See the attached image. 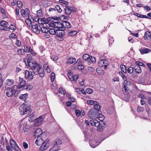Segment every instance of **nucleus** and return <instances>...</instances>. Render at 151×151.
I'll return each instance as SVG.
<instances>
[{
	"instance_id": "0e129e2a",
	"label": "nucleus",
	"mask_w": 151,
	"mask_h": 151,
	"mask_svg": "<svg viewBox=\"0 0 151 151\" xmlns=\"http://www.w3.org/2000/svg\"><path fill=\"white\" fill-rule=\"evenodd\" d=\"M143 110V109L140 106H139L137 108V111L138 112L142 111Z\"/></svg>"
},
{
	"instance_id": "69168bd1",
	"label": "nucleus",
	"mask_w": 151,
	"mask_h": 151,
	"mask_svg": "<svg viewBox=\"0 0 151 151\" xmlns=\"http://www.w3.org/2000/svg\"><path fill=\"white\" fill-rule=\"evenodd\" d=\"M75 113L76 115L78 116H79L81 114L80 111L78 110H76Z\"/></svg>"
},
{
	"instance_id": "a211bd4d",
	"label": "nucleus",
	"mask_w": 151,
	"mask_h": 151,
	"mask_svg": "<svg viewBox=\"0 0 151 151\" xmlns=\"http://www.w3.org/2000/svg\"><path fill=\"white\" fill-rule=\"evenodd\" d=\"M21 13L22 16L23 17H26L27 16H29V11L27 8L25 10L22 9L20 11ZM29 17V16H28Z\"/></svg>"
},
{
	"instance_id": "6e6d98bb",
	"label": "nucleus",
	"mask_w": 151,
	"mask_h": 151,
	"mask_svg": "<svg viewBox=\"0 0 151 151\" xmlns=\"http://www.w3.org/2000/svg\"><path fill=\"white\" fill-rule=\"evenodd\" d=\"M15 44L18 47H20L22 45L21 42L19 40H16V42Z\"/></svg>"
},
{
	"instance_id": "5fc2aeb1",
	"label": "nucleus",
	"mask_w": 151,
	"mask_h": 151,
	"mask_svg": "<svg viewBox=\"0 0 151 151\" xmlns=\"http://www.w3.org/2000/svg\"><path fill=\"white\" fill-rule=\"evenodd\" d=\"M99 119L101 121H102L104 119V116L102 114H100L99 117Z\"/></svg>"
},
{
	"instance_id": "f8f14e48",
	"label": "nucleus",
	"mask_w": 151,
	"mask_h": 151,
	"mask_svg": "<svg viewBox=\"0 0 151 151\" xmlns=\"http://www.w3.org/2000/svg\"><path fill=\"white\" fill-rule=\"evenodd\" d=\"M10 144L14 150L15 151H19V147L15 141L13 140H10Z\"/></svg>"
},
{
	"instance_id": "bb28decb",
	"label": "nucleus",
	"mask_w": 151,
	"mask_h": 151,
	"mask_svg": "<svg viewBox=\"0 0 151 151\" xmlns=\"http://www.w3.org/2000/svg\"><path fill=\"white\" fill-rule=\"evenodd\" d=\"M63 27H64L67 28H69L71 27V25L70 23L67 21L63 22Z\"/></svg>"
},
{
	"instance_id": "6e6552de",
	"label": "nucleus",
	"mask_w": 151,
	"mask_h": 151,
	"mask_svg": "<svg viewBox=\"0 0 151 151\" xmlns=\"http://www.w3.org/2000/svg\"><path fill=\"white\" fill-rule=\"evenodd\" d=\"M42 135L46 136V133H42V134L39 135L37 136V138L36 140L35 143L36 145L38 146H39L41 145L43 143V140L42 138L40 137V135Z\"/></svg>"
},
{
	"instance_id": "ea45409f",
	"label": "nucleus",
	"mask_w": 151,
	"mask_h": 151,
	"mask_svg": "<svg viewBox=\"0 0 151 151\" xmlns=\"http://www.w3.org/2000/svg\"><path fill=\"white\" fill-rule=\"evenodd\" d=\"M122 91L123 93L125 95H127L128 93V91L127 90L126 87L124 85V87L122 88Z\"/></svg>"
},
{
	"instance_id": "39448f33",
	"label": "nucleus",
	"mask_w": 151,
	"mask_h": 151,
	"mask_svg": "<svg viewBox=\"0 0 151 151\" xmlns=\"http://www.w3.org/2000/svg\"><path fill=\"white\" fill-rule=\"evenodd\" d=\"M19 91L17 90V85H15L12 86L11 88L6 89V94L7 96L10 97L13 95H15L16 93L19 92Z\"/></svg>"
},
{
	"instance_id": "cd10ccee",
	"label": "nucleus",
	"mask_w": 151,
	"mask_h": 151,
	"mask_svg": "<svg viewBox=\"0 0 151 151\" xmlns=\"http://www.w3.org/2000/svg\"><path fill=\"white\" fill-rule=\"evenodd\" d=\"M134 69L136 72L138 73H140L142 72L141 68L139 65H135Z\"/></svg>"
},
{
	"instance_id": "3c124183",
	"label": "nucleus",
	"mask_w": 151,
	"mask_h": 151,
	"mask_svg": "<svg viewBox=\"0 0 151 151\" xmlns=\"http://www.w3.org/2000/svg\"><path fill=\"white\" fill-rule=\"evenodd\" d=\"M25 22L26 24L28 25H30V24H32V21L29 19H26L25 20Z\"/></svg>"
},
{
	"instance_id": "b1692460",
	"label": "nucleus",
	"mask_w": 151,
	"mask_h": 151,
	"mask_svg": "<svg viewBox=\"0 0 151 151\" xmlns=\"http://www.w3.org/2000/svg\"><path fill=\"white\" fill-rule=\"evenodd\" d=\"M37 21L39 24H42V26L43 25V24H47L48 21L45 18L38 19L37 20Z\"/></svg>"
},
{
	"instance_id": "052dcab7",
	"label": "nucleus",
	"mask_w": 151,
	"mask_h": 151,
	"mask_svg": "<svg viewBox=\"0 0 151 151\" xmlns=\"http://www.w3.org/2000/svg\"><path fill=\"white\" fill-rule=\"evenodd\" d=\"M26 58L29 61H31L32 59V56L30 54H28L26 55Z\"/></svg>"
},
{
	"instance_id": "4d7b16f0",
	"label": "nucleus",
	"mask_w": 151,
	"mask_h": 151,
	"mask_svg": "<svg viewBox=\"0 0 151 151\" xmlns=\"http://www.w3.org/2000/svg\"><path fill=\"white\" fill-rule=\"evenodd\" d=\"M100 125V123L97 120H95V122L94 125L96 127H98Z\"/></svg>"
},
{
	"instance_id": "13d9d810",
	"label": "nucleus",
	"mask_w": 151,
	"mask_h": 151,
	"mask_svg": "<svg viewBox=\"0 0 151 151\" xmlns=\"http://www.w3.org/2000/svg\"><path fill=\"white\" fill-rule=\"evenodd\" d=\"M136 65H139V66H144L145 65L143 63H142L139 62H136Z\"/></svg>"
},
{
	"instance_id": "f257e3e1",
	"label": "nucleus",
	"mask_w": 151,
	"mask_h": 151,
	"mask_svg": "<svg viewBox=\"0 0 151 151\" xmlns=\"http://www.w3.org/2000/svg\"><path fill=\"white\" fill-rule=\"evenodd\" d=\"M26 84V81L23 78L19 77V82L18 86L17 85V90H19V89L22 88V90L27 91H29L32 89V86L30 85H25Z\"/></svg>"
},
{
	"instance_id": "9b49d317",
	"label": "nucleus",
	"mask_w": 151,
	"mask_h": 151,
	"mask_svg": "<svg viewBox=\"0 0 151 151\" xmlns=\"http://www.w3.org/2000/svg\"><path fill=\"white\" fill-rule=\"evenodd\" d=\"M98 65L101 67L103 66L105 67L104 69H105L107 66L109 65V63L108 61L105 60H101L98 63Z\"/></svg>"
},
{
	"instance_id": "4c0bfd02",
	"label": "nucleus",
	"mask_w": 151,
	"mask_h": 151,
	"mask_svg": "<svg viewBox=\"0 0 151 151\" xmlns=\"http://www.w3.org/2000/svg\"><path fill=\"white\" fill-rule=\"evenodd\" d=\"M120 68L121 70L124 73H126L127 72L126 68L125 65H121Z\"/></svg>"
},
{
	"instance_id": "393cba45",
	"label": "nucleus",
	"mask_w": 151,
	"mask_h": 151,
	"mask_svg": "<svg viewBox=\"0 0 151 151\" xmlns=\"http://www.w3.org/2000/svg\"><path fill=\"white\" fill-rule=\"evenodd\" d=\"M139 50L141 53L143 54L148 53L151 51V50L147 48H142Z\"/></svg>"
},
{
	"instance_id": "338daca9",
	"label": "nucleus",
	"mask_w": 151,
	"mask_h": 151,
	"mask_svg": "<svg viewBox=\"0 0 151 151\" xmlns=\"http://www.w3.org/2000/svg\"><path fill=\"white\" fill-rule=\"evenodd\" d=\"M134 15H135V16H137V17L141 18L142 17V14H139L138 13H134Z\"/></svg>"
},
{
	"instance_id": "79ce46f5",
	"label": "nucleus",
	"mask_w": 151,
	"mask_h": 151,
	"mask_svg": "<svg viewBox=\"0 0 151 151\" xmlns=\"http://www.w3.org/2000/svg\"><path fill=\"white\" fill-rule=\"evenodd\" d=\"M59 93L63 95H64L66 91L64 88H60L59 90Z\"/></svg>"
},
{
	"instance_id": "1a4fd4ad",
	"label": "nucleus",
	"mask_w": 151,
	"mask_h": 151,
	"mask_svg": "<svg viewBox=\"0 0 151 151\" xmlns=\"http://www.w3.org/2000/svg\"><path fill=\"white\" fill-rule=\"evenodd\" d=\"M24 73L25 79L28 80H31L33 79V75L31 71L29 72L26 70L24 71Z\"/></svg>"
},
{
	"instance_id": "0eeeda50",
	"label": "nucleus",
	"mask_w": 151,
	"mask_h": 151,
	"mask_svg": "<svg viewBox=\"0 0 151 151\" xmlns=\"http://www.w3.org/2000/svg\"><path fill=\"white\" fill-rule=\"evenodd\" d=\"M65 35V32L64 29H57L55 32V35L58 37H60L61 40H63V37Z\"/></svg>"
},
{
	"instance_id": "9d476101",
	"label": "nucleus",
	"mask_w": 151,
	"mask_h": 151,
	"mask_svg": "<svg viewBox=\"0 0 151 151\" xmlns=\"http://www.w3.org/2000/svg\"><path fill=\"white\" fill-rule=\"evenodd\" d=\"M97 112L93 109H90L88 112V115L89 117L92 119H95L97 117Z\"/></svg>"
},
{
	"instance_id": "aec40b11",
	"label": "nucleus",
	"mask_w": 151,
	"mask_h": 151,
	"mask_svg": "<svg viewBox=\"0 0 151 151\" xmlns=\"http://www.w3.org/2000/svg\"><path fill=\"white\" fill-rule=\"evenodd\" d=\"M23 61L25 63L26 66H28V67H29L30 69H31V66L34 64L31 61H29L26 58L24 59Z\"/></svg>"
},
{
	"instance_id": "a18cd8bd",
	"label": "nucleus",
	"mask_w": 151,
	"mask_h": 151,
	"mask_svg": "<svg viewBox=\"0 0 151 151\" xmlns=\"http://www.w3.org/2000/svg\"><path fill=\"white\" fill-rule=\"evenodd\" d=\"M51 80L52 82H53L55 78V75L54 73H51L50 75Z\"/></svg>"
},
{
	"instance_id": "f03ea898",
	"label": "nucleus",
	"mask_w": 151,
	"mask_h": 151,
	"mask_svg": "<svg viewBox=\"0 0 151 151\" xmlns=\"http://www.w3.org/2000/svg\"><path fill=\"white\" fill-rule=\"evenodd\" d=\"M31 69L33 73L35 75L39 74L40 77H43L45 75L44 70L39 65L36 63H34L31 66Z\"/></svg>"
},
{
	"instance_id": "c85d7f7f",
	"label": "nucleus",
	"mask_w": 151,
	"mask_h": 151,
	"mask_svg": "<svg viewBox=\"0 0 151 151\" xmlns=\"http://www.w3.org/2000/svg\"><path fill=\"white\" fill-rule=\"evenodd\" d=\"M43 67L47 72L49 73L51 72V70L49 67L48 63H46L45 64H44Z\"/></svg>"
},
{
	"instance_id": "a19ab883",
	"label": "nucleus",
	"mask_w": 151,
	"mask_h": 151,
	"mask_svg": "<svg viewBox=\"0 0 151 151\" xmlns=\"http://www.w3.org/2000/svg\"><path fill=\"white\" fill-rule=\"evenodd\" d=\"M0 23L2 25L4 26L6 29V27H7L8 24L7 22L4 21H2L0 22Z\"/></svg>"
},
{
	"instance_id": "603ef678",
	"label": "nucleus",
	"mask_w": 151,
	"mask_h": 151,
	"mask_svg": "<svg viewBox=\"0 0 151 151\" xmlns=\"http://www.w3.org/2000/svg\"><path fill=\"white\" fill-rule=\"evenodd\" d=\"M17 4L18 7L20 8H21L22 6V2L20 1H18L17 2Z\"/></svg>"
},
{
	"instance_id": "49530a36",
	"label": "nucleus",
	"mask_w": 151,
	"mask_h": 151,
	"mask_svg": "<svg viewBox=\"0 0 151 151\" xmlns=\"http://www.w3.org/2000/svg\"><path fill=\"white\" fill-rule=\"evenodd\" d=\"M9 29L13 31H14L16 30V28L14 25L13 24H11L9 27Z\"/></svg>"
},
{
	"instance_id": "c756f323",
	"label": "nucleus",
	"mask_w": 151,
	"mask_h": 151,
	"mask_svg": "<svg viewBox=\"0 0 151 151\" xmlns=\"http://www.w3.org/2000/svg\"><path fill=\"white\" fill-rule=\"evenodd\" d=\"M24 50L25 51L27 52H29L30 50L32 48L29 45H24Z\"/></svg>"
},
{
	"instance_id": "de8ad7c7",
	"label": "nucleus",
	"mask_w": 151,
	"mask_h": 151,
	"mask_svg": "<svg viewBox=\"0 0 151 151\" xmlns=\"http://www.w3.org/2000/svg\"><path fill=\"white\" fill-rule=\"evenodd\" d=\"M133 70L134 69L132 67H129L127 70V72L130 74L132 73Z\"/></svg>"
},
{
	"instance_id": "37998d69",
	"label": "nucleus",
	"mask_w": 151,
	"mask_h": 151,
	"mask_svg": "<svg viewBox=\"0 0 151 151\" xmlns=\"http://www.w3.org/2000/svg\"><path fill=\"white\" fill-rule=\"evenodd\" d=\"M89 58L90 55L87 54H85L83 56V58L84 60H88Z\"/></svg>"
},
{
	"instance_id": "4468645a",
	"label": "nucleus",
	"mask_w": 151,
	"mask_h": 151,
	"mask_svg": "<svg viewBox=\"0 0 151 151\" xmlns=\"http://www.w3.org/2000/svg\"><path fill=\"white\" fill-rule=\"evenodd\" d=\"M32 29L33 32L37 34H39L40 32V27L39 25L37 24H33L32 25Z\"/></svg>"
},
{
	"instance_id": "e433bc0d",
	"label": "nucleus",
	"mask_w": 151,
	"mask_h": 151,
	"mask_svg": "<svg viewBox=\"0 0 151 151\" xmlns=\"http://www.w3.org/2000/svg\"><path fill=\"white\" fill-rule=\"evenodd\" d=\"M25 50L23 49H18L17 51V52L19 55H21L23 54Z\"/></svg>"
},
{
	"instance_id": "5701e85b",
	"label": "nucleus",
	"mask_w": 151,
	"mask_h": 151,
	"mask_svg": "<svg viewBox=\"0 0 151 151\" xmlns=\"http://www.w3.org/2000/svg\"><path fill=\"white\" fill-rule=\"evenodd\" d=\"M144 38L145 40L151 41V33L149 32H146L144 35Z\"/></svg>"
},
{
	"instance_id": "e2e57ef3",
	"label": "nucleus",
	"mask_w": 151,
	"mask_h": 151,
	"mask_svg": "<svg viewBox=\"0 0 151 151\" xmlns=\"http://www.w3.org/2000/svg\"><path fill=\"white\" fill-rule=\"evenodd\" d=\"M88 70L90 72H92L94 71L95 69L91 67H89L88 68Z\"/></svg>"
},
{
	"instance_id": "f704fd0d",
	"label": "nucleus",
	"mask_w": 151,
	"mask_h": 151,
	"mask_svg": "<svg viewBox=\"0 0 151 151\" xmlns=\"http://www.w3.org/2000/svg\"><path fill=\"white\" fill-rule=\"evenodd\" d=\"M72 9L71 7L66 8L65 9V12L66 14H69L71 13V10Z\"/></svg>"
},
{
	"instance_id": "774afa93",
	"label": "nucleus",
	"mask_w": 151,
	"mask_h": 151,
	"mask_svg": "<svg viewBox=\"0 0 151 151\" xmlns=\"http://www.w3.org/2000/svg\"><path fill=\"white\" fill-rule=\"evenodd\" d=\"M23 145L24 149H26L28 147V145L26 142H24L23 143Z\"/></svg>"
},
{
	"instance_id": "58836bf2",
	"label": "nucleus",
	"mask_w": 151,
	"mask_h": 151,
	"mask_svg": "<svg viewBox=\"0 0 151 151\" xmlns=\"http://www.w3.org/2000/svg\"><path fill=\"white\" fill-rule=\"evenodd\" d=\"M94 108L96 110L99 111L100 109V106L99 105V104L98 102V104H95L94 106Z\"/></svg>"
},
{
	"instance_id": "72a5a7b5",
	"label": "nucleus",
	"mask_w": 151,
	"mask_h": 151,
	"mask_svg": "<svg viewBox=\"0 0 151 151\" xmlns=\"http://www.w3.org/2000/svg\"><path fill=\"white\" fill-rule=\"evenodd\" d=\"M4 81L2 74L1 73H0V88L3 86Z\"/></svg>"
},
{
	"instance_id": "ddd939ff",
	"label": "nucleus",
	"mask_w": 151,
	"mask_h": 151,
	"mask_svg": "<svg viewBox=\"0 0 151 151\" xmlns=\"http://www.w3.org/2000/svg\"><path fill=\"white\" fill-rule=\"evenodd\" d=\"M29 122V121L25 119H24L20 122L19 124V126L22 127L23 129L25 130L24 131H26V128L25 127L27 126Z\"/></svg>"
},
{
	"instance_id": "2f4dec72",
	"label": "nucleus",
	"mask_w": 151,
	"mask_h": 151,
	"mask_svg": "<svg viewBox=\"0 0 151 151\" xmlns=\"http://www.w3.org/2000/svg\"><path fill=\"white\" fill-rule=\"evenodd\" d=\"M43 120V119L42 118V116H39L35 120V122L38 123L40 124L42 122Z\"/></svg>"
},
{
	"instance_id": "bf43d9fd",
	"label": "nucleus",
	"mask_w": 151,
	"mask_h": 151,
	"mask_svg": "<svg viewBox=\"0 0 151 151\" xmlns=\"http://www.w3.org/2000/svg\"><path fill=\"white\" fill-rule=\"evenodd\" d=\"M114 40L112 37H111L109 40V45L110 46V45H111L112 43L114 41Z\"/></svg>"
},
{
	"instance_id": "7ed1b4c3",
	"label": "nucleus",
	"mask_w": 151,
	"mask_h": 151,
	"mask_svg": "<svg viewBox=\"0 0 151 151\" xmlns=\"http://www.w3.org/2000/svg\"><path fill=\"white\" fill-rule=\"evenodd\" d=\"M62 141L60 138H57L55 139L51 143V145L53 146L49 151H57L60 148L59 145L61 144Z\"/></svg>"
},
{
	"instance_id": "2eb2a0df",
	"label": "nucleus",
	"mask_w": 151,
	"mask_h": 151,
	"mask_svg": "<svg viewBox=\"0 0 151 151\" xmlns=\"http://www.w3.org/2000/svg\"><path fill=\"white\" fill-rule=\"evenodd\" d=\"M49 141V139H47L45 142H43L41 144L40 147V150L41 151H43L48 148V145H47V143Z\"/></svg>"
},
{
	"instance_id": "c03bdc74",
	"label": "nucleus",
	"mask_w": 151,
	"mask_h": 151,
	"mask_svg": "<svg viewBox=\"0 0 151 151\" xmlns=\"http://www.w3.org/2000/svg\"><path fill=\"white\" fill-rule=\"evenodd\" d=\"M50 57L51 59L54 61H57L58 59V56L56 55H52Z\"/></svg>"
},
{
	"instance_id": "20e7f679",
	"label": "nucleus",
	"mask_w": 151,
	"mask_h": 151,
	"mask_svg": "<svg viewBox=\"0 0 151 151\" xmlns=\"http://www.w3.org/2000/svg\"><path fill=\"white\" fill-rule=\"evenodd\" d=\"M19 109L20 113L22 115L26 114L27 113H28V114H30L31 111H32V109L30 107L26 105L25 103L21 105Z\"/></svg>"
},
{
	"instance_id": "4be33fe9",
	"label": "nucleus",
	"mask_w": 151,
	"mask_h": 151,
	"mask_svg": "<svg viewBox=\"0 0 151 151\" xmlns=\"http://www.w3.org/2000/svg\"><path fill=\"white\" fill-rule=\"evenodd\" d=\"M76 61V59L73 57H70L68 58L67 60L66 63L69 65L71 64Z\"/></svg>"
},
{
	"instance_id": "7c9ffc66",
	"label": "nucleus",
	"mask_w": 151,
	"mask_h": 151,
	"mask_svg": "<svg viewBox=\"0 0 151 151\" xmlns=\"http://www.w3.org/2000/svg\"><path fill=\"white\" fill-rule=\"evenodd\" d=\"M66 31L68 33V35L70 36L74 35L77 33V32L75 31L67 30Z\"/></svg>"
},
{
	"instance_id": "6ab92c4d",
	"label": "nucleus",
	"mask_w": 151,
	"mask_h": 151,
	"mask_svg": "<svg viewBox=\"0 0 151 151\" xmlns=\"http://www.w3.org/2000/svg\"><path fill=\"white\" fill-rule=\"evenodd\" d=\"M53 26L56 29H60V28H63L64 29V27L63 25V24L58 22H54L53 24Z\"/></svg>"
},
{
	"instance_id": "a878e982",
	"label": "nucleus",
	"mask_w": 151,
	"mask_h": 151,
	"mask_svg": "<svg viewBox=\"0 0 151 151\" xmlns=\"http://www.w3.org/2000/svg\"><path fill=\"white\" fill-rule=\"evenodd\" d=\"M28 97V95L27 93L21 94L19 97L20 99L24 101H26Z\"/></svg>"
},
{
	"instance_id": "09e8293b",
	"label": "nucleus",
	"mask_w": 151,
	"mask_h": 151,
	"mask_svg": "<svg viewBox=\"0 0 151 151\" xmlns=\"http://www.w3.org/2000/svg\"><path fill=\"white\" fill-rule=\"evenodd\" d=\"M86 92L88 94H91L93 92V91L90 88H87L86 90Z\"/></svg>"
},
{
	"instance_id": "864d4df0",
	"label": "nucleus",
	"mask_w": 151,
	"mask_h": 151,
	"mask_svg": "<svg viewBox=\"0 0 151 151\" xmlns=\"http://www.w3.org/2000/svg\"><path fill=\"white\" fill-rule=\"evenodd\" d=\"M9 37L10 38H16L17 37V36L14 33H12L9 35Z\"/></svg>"
},
{
	"instance_id": "680f3d73",
	"label": "nucleus",
	"mask_w": 151,
	"mask_h": 151,
	"mask_svg": "<svg viewBox=\"0 0 151 151\" xmlns=\"http://www.w3.org/2000/svg\"><path fill=\"white\" fill-rule=\"evenodd\" d=\"M84 67L83 65H79L78 67V69L79 70H81L83 69Z\"/></svg>"
},
{
	"instance_id": "dca6fc26",
	"label": "nucleus",
	"mask_w": 151,
	"mask_h": 151,
	"mask_svg": "<svg viewBox=\"0 0 151 151\" xmlns=\"http://www.w3.org/2000/svg\"><path fill=\"white\" fill-rule=\"evenodd\" d=\"M50 25L49 24H43V27L41 29V30L43 32L47 33L48 32V29Z\"/></svg>"
},
{
	"instance_id": "423d86ee",
	"label": "nucleus",
	"mask_w": 151,
	"mask_h": 151,
	"mask_svg": "<svg viewBox=\"0 0 151 151\" xmlns=\"http://www.w3.org/2000/svg\"><path fill=\"white\" fill-rule=\"evenodd\" d=\"M89 145L92 148H95L98 146L101 142L100 140H99L97 137L90 138Z\"/></svg>"
},
{
	"instance_id": "8fccbe9b",
	"label": "nucleus",
	"mask_w": 151,
	"mask_h": 151,
	"mask_svg": "<svg viewBox=\"0 0 151 151\" xmlns=\"http://www.w3.org/2000/svg\"><path fill=\"white\" fill-rule=\"evenodd\" d=\"M55 9L59 12L60 13L62 12V9L60 8V6L58 5H56L55 7Z\"/></svg>"
},
{
	"instance_id": "412c9836",
	"label": "nucleus",
	"mask_w": 151,
	"mask_h": 151,
	"mask_svg": "<svg viewBox=\"0 0 151 151\" xmlns=\"http://www.w3.org/2000/svg\"><path fill=\"white\" fill-rule=\"evenodd\" d=\"M5 84L7 86H10L13 85L14 83V81L12 79H8L6 81Z\"/></svg>"
},
{
	"instance_id": "473e14b6",
	"label": "nucleus",
	"mask_w": 151,
	"mask_h": 151,
	"mask_svg": "<svg viewBox=\"0 0 151 151\" xmlns=\"http://www.w3.org/2000/svg\"><path fill=\"white\" fill-rule=\"evenodd\" d=\"M56 30L57 29L55 28L49 29L48 32H49L50 34L54 35L55 34Z\"/></svg>"
},
{
	"instance_id": "f3484780",
	"label": "nucleus",
	"mask_w": 151,
	"mask_h": 151,
	"mask_svg": "<svg viewBox=\"0 0 151 151\" xmlns=\"http://www.w3.org/2000/svg\"><path fill=\"white\" fill-rule=\"evenodd\" d=\"M68 76L70 80L71 81H76L78 79V75H76L74 76L71 75V73H68Z\"/></svg>"
},
{
	"instance_id": "c9c22d12",
	"label": "nucleus",
	"mask_w": 151,
	"mask_h": 151,
	"mask_svg": "<svg viewBox=\"0 0 151 151\" xmlns=\"http://www.w3.org/2000/svg\"><path fill=\"white\" fill-rule=\"evenodd\" d=\"M87 103L88 104L93 105L95 104H98V102L93 100H88L87 101Z\"/></svg>"
}]
</instances>
